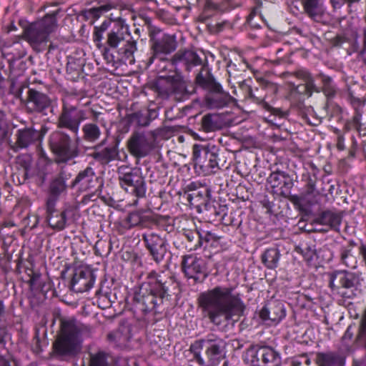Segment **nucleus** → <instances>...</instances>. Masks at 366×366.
I'll use <instances>...</instances> for the list:
<instances>
[{
  "label": "nucleus",
  "mask_w": 366,
  "mask_h": 366,
  "mask_svg": "<svg viewBox=\"0 0 366 366\" xmlns=\"http://www.w3.org/2000/svg\"><path fill=\"white\" fill-rule=\"evenodd\" d=\"M232 291V287L216 286L201 292L197 305L202 317L217 327H227L230 321L237 322L244 312V305Z\"/></svg>",
  "instance_id": "f257e3e1"
},
{
  "label": "nucleus",
  "mask_w": 366,
  "mask_h": 366,
  "mask_svg": "<svg viewBox=\"0 0 366 366\" xmlns=\"http://www.w3.org/2000/svg\"><path fill=\"white\" fill-rule=\"evenodd\" d=\"M179 290V283L174 277L164 272L148 273L133 298L134 312L147 315L159 312L158 308L164 300L169 299Z\"/></svg>",
  "instance_id": "f03ea898"
},
{
  "label": "nucleus",
  "mask_w": 366,
  "mask_h": 366,
  "mask_svg": "<svg viewBox=\"0 0 366 366\" xmlns=\"http://www.w3.org/2000/svg\"><path fill=\"white\" fill-rule=\"evenodd\" d=\"M92 328L75 319H61L60 332L53 345L55 353L59 356H74L79 351L80 339L89 337Z\"/></svg>",
  "instance_id": "7ed1b4c3"
},
{
  "label": "nucleus",
  "mask_w": 366,
  "mask_h": 366,
  "mask_svg": "<svg viewBox=\"0 0 366 366\" xmlns=\"http://www.w3.org/2000/svg\"><path fill=\"white\" fill-rule=\"evenodd\" d=\"M226 342L213 335L195 340L189 351L199 366H218L226 356Z\"/></svg>",
  "instance_id": "20e7f679"
},
{
  "label": "nucleus",
  "mask_w": 366,
  "mask_h": 366,
  "mask_svg": "<svg viewBox=\"0 0 366 366\" xmlns=\"http://www.w3.org/2000/svg\"><path fill=\"white\" fill-rule=\"evenodd\" d=\"M61 11L60 8L49 10L44 17L25 26L21 38L34 50H43L49 40L50 34L58 27L56 16Z\"/></svg>",
  "instance_id": "39448f33"
},
{
  "label": "nucleus",
  "mask_w": 366,
  "mask_h": 366,
  "mask_svg": "<svg viewBox=\"0 0 366 366\" xmlns=\"http://www.w3.org/2000/svg\"><path fill=\"white\" fill-rule=\"evenodd\" d=\"M94 4V6L82 9L79 15L85 21H90L91 24H94L104 14L112 10H119L118 14L111 13L109 18L106 19L109 21L110 24L114 23L113 29H123L129 26L126 23V20L122 17L121 11L122 10L121 4L114 0H94L89 4Z\"/></svg>",
  "instance_id": "423d86ee"
},
{
  "label": "nucleus",
  "mask_w": 366,
  "mask_h": 366,
  "mask_svg": "<svg viewBox=\"0 0 366 366\" xmlns=\"http://www.w3.org/2000/svg\"><path fill=\"white\" fill-rule=\"evenodd\" d=\"M47 143L58 164H66L79 154L78 144L69 134L60 129L49 134Z\"/></svg>",
  "instance_id": "0eeeda50"
},
{
  "label": "nucleus",
  "mask_w": 366,
  "mask_h": 366,
  "mask_svg": "<svg viewBox=\"0 0 366 366\" xmlns=\"http://www.w3.org/2000/svg\"><path fill=\"white\" fill-rule=\"evenodd\" d=\"M107 45L119 56L121 61H134V54L137 50V41L129 31V27L112 29L108 34Z\"/></svg>",
  "instance_id": "6e6552de"
},
{
  "label": "nucleus",
  "mask_w": 366,
  "mask_h": 366,
  "mask_svg": "<svg viewBox=\"0 0 366 366\" xmlns=\"http://www.w3.org/2000/svg\"><path fill=\"white\" fill-rule=\"evenodd\" d=\"M219 155V149L214 145L195 144L192 147L194 168H199L205 174L216 173L220 169Z\"/></svg>",
  "instance_id": "1a4fd4ad"
},
{
  "label": "nucleus",
  "mask_w": 366,
  "mask_h": 366,
  "mask_svg": "<svg viewBox=\"0 0 366 366\" xmlns=\"http://www.w3.org/2000/svg\"><path fill=\"white\" fill-rule=\"evenodd\" d=\"M118 180L121 187L137 198L146 195L147 185L140 168L121 166L117 169Z\"/></svg>",
  "instance_id": "9d476101"
},
{
  "label": "nucleus",
  "mask_w": 366,
  "mask_h": 366,
  "mask_svg": "<svg viewBox=\"0 0 366 366\" xmlns=\"http://www.w3.org/2000/svg\"><path fill=\"white\" fill-rule=\"evenodd\" d=\"M71 99V97L62 99L61 111L56 120V127L58 129H65L77 134L81 122L87 117L86 111L78 108L77 105L72 104Z\"/></svg>",
  "instance_id": "9b49d317"
},
{
  "label": "nucleus",
  "mask_w": 366,
  "mask_h": 366,
  "mask_svg": "<svg viewBox=\"0 0 366 366\" xmlns=\"http://www.w3.org/2000/svg\"><path fill=\"white\" fill-rule=\"evenodd\" d=\"M152 56L149 59L152 64L154 58L163 59V56L174 52L177 48L175 35L163 32L160 29L152 27L149 31Z\"/></svg>",
  "instance_id": "f8f14e48"
},
{
  "label": "nucleus",
  "mask_w": 366,
  "mask_h": 366,
  "mask_svg": "<svg viewBox=\"0 0 366 366\" xmlns=\"http://www.w3.org/2000/svg\"><path fill=\"white\" fill-rule=\"evenodd\" d=\"M152 137H148L144 132H132L127 142V147L132 156L141 159L148 156L155 148V132H151Z\"/></svg>",
  "instance_id": "ddd939ff"
},
{
  "label": "nucleus",
  "mask_w": 366,
  "mask_h": 366,
  "mask_svg": "<svg viewBox=\"0 0 366 366\" xmlns=\"http://www.w3.org/2000/svg\"><path fill=\"white\" fill-rule=\"evenodd\" d=\"M26 109L30 114L46 115V110L53 113V100L45 93L29 88L25 102Z\"/></svg>",
  "instance_id": "4468645a"
},
{
  "label": "nucleus",
  "mask_w": 366,
  "mask_h": 366,
  "mask_svg": "<svg viewBox=\"0 0 366 366\" xmlns=\"http://www.w3.org/2000/svg\"><path fill=\"white\" fill-rule=\"evenodd\" d=\"M182 269L185 276L194 282H202L207 277L205 262L192 254L184 255L182 260Z\"/></svg>",
  "instance_id": "2eb2a0df"
},
{
  "label": "nucleus",
  "mask_w": 366,
  "mask_h": 366,
  "mask_svg": "<svg viewBox=\"0 0 366 366\" xmlns=\"http://www.w3.org/2000/svg\"><path fill=\"white\" fill-rule=\"evenodd\" d=\"M49 129L46 125H42L40 129L34 127H26L19 129L16 132V140L13 146V149L17 151L19 149H25L36 142H41Z\"/></svg>",
  "instance_id": "dca6fc26"
},
{
  "label": "nucleus",
  "mask_w": 366,
  "mask_h": 366,
  "mask_svg": "<svg viewBox=\"0 0 366 366\" xmlns=\"http://www.w3.org/2000/svg\"><path fill=\"white\" fill-rule=\"evenodd\" d=\"M142 239L154 261L159 263L163 260L167 252V239L157 233L144 234Z\"/></svg>",
  "instance_id": "f3484780"
},
{
  "label": "nucleus",
  "mask_w": 366,
  "mask_h": 366,
  "mask_svg": "<svg viewBox=\"0 0 366 366\" xmlns=\"http://www.w3.org/2000/svg\"><path fill=\"white\" fill-rule=\"evenodd\" d=\"M357 278L355 274L347 271H336L330 274L329 286L332 290L337 291L344 297H350V295H347L344 292H341L342 289H351L355 287Z\"/></svg>",
  "instance_id": "a211bd4d"
},
{
  "label": "nucleus",
  "mask_w": 366,
  "mask_h": 366,
  "mask_svg": "<svg viewBox=\"0 0 366 366\" xmlns=\"http://www.w3.org/2000/svg\"><path fill=\"white\" fill-rule=\"evenodd\" d=\"M264 89H269L274 93L277 92V87L275 84L269 81H264L262 84V88L260 89L256 88L253 90L251 87L248 88L249 97L252 99L254 102L259 104L266 111L269 112L275 116L283 117L284 112L280 109L274 108L264 101L265 94H262V90Z\"/></svg>",
  "instance_id": "6ab92c4d"
},
{
  "label": "nucleus",
  "mask_w": 366,
  "mask_h": 366,
  "mask_svg": "<svg viewBox=\"0 0 366 366\" xmlns=\"http://www.w3.org/2000/svg\"><path fill=\"white\" fill-rule=\"evenodd\" d=\"M54 199H47L46 202V219L50 227L61 231L66 227L69 209L59 211L56 209Z\"/></svg>",
  "instance_id": "aec40b11"
},
{
  "label": "nucleus",
  "mask_w": 366,
  "mask_h": 366,
  "mask_svg": "<svg viewBox=\"0 0 366 366\" xmlns=\"http://www.w3.org/2000/svg\"><path fill=\"white\" fill-rule=\"evenodd\" d=\"M95 277L92 270L87 268L75 269L71 281V290L76 292H84L92 287Z\"/></svg>",
  "instance_id": "412c9836"
},
{
  "label": "nucleus",
  "mask_w": 366,
  "mask_h": 366,
  "mask_svg": "<svg viewBox=\"0 0 366 366\" xmlns=\"http://www.w3.org/2000/svg\"><path fill=\"white\" fill-rule=\"evenodd\" d=\"M268 183L273 189L280 190L282 196L287 197L293 187V179L287 173L282 171L272 172L267 178Z\"/></svg>",
  "instance_id": "4be33fe9"
},
{
  "label": "nucleus",
  "mask_w": 366,
  "mask_h": 366,
  "mask_svg": "<svg viewBox=\"0 0 366 366\" xmlns=\"http://www.w3.org/2000/svg\"><path fill=\"white\" fill-rule=\"evenodd\" d=\"M290 76H294L299 79L303 80L305 84L298 85L295 88L297 93L311 97L314 92H321L320 86H318L315 83V79L312 74L305 69H300L295 71L289 73Z\"/></svg>",
  "instance_id": "5701e85b"
},
{
  "label": "nucleus",
  "mask_w": 366,
  "mask_h": 366,
  "mask_svg": "<svg viewBox=\"0 0 366 366\" xmlns=\"http://www.w3.org/2000/svg\"><path fill=\"white\" fill-rule=\"evenodd\" d=\"M286 315L284 305L277 300L267 302L259 311V316L263 321L277 324Z\"/></svg>",
  "instance_id": "b1692460"
},
{
  "label": "nucleus",
  "mask_w": 366,
  "mask_h": 366,
  "mask_svg": "<svg viewBox=\"0 0 366 366\" xmlns=\"http://www.w3.org/2000/svg\"><path fill=\"white\" fill-rule=\"evenodd\" d=\"M170 88L171 97L176 102L185 101L195 93V87L189 89L186 81L179 75L170 76Z\"/></svg>",
  "instance_id": "393cba45"
},
{
  "label": "nucleus",
  "mask_w": 366,
  "mask_h": 366,
  "mask_svg": "<svg viewBox=\"0 0 366 366\" xmlns=\"http://www.w3.org/2000/svg\"><path fill=\"white\" fill-rule=\"evenodd\" d=\"M99 183V178L96 175L94 169L91 167H86L84 169L80 171L75 179L71 182L70 187H78L79 190L86 191L94 188Z\"/></svg>",
  "instance_id": "a878e982"
},
{
  "label": "nucleus",
  "mask_w": 366,
  "mask_h": 366,
  "mask_svg": "<svg viewBox=\"0 0 366 366\" xmlns=\"http://www.w3.org/2000/svg\"><path fill=\"white\" fill-rule=\"evenodd\" d=\"M172 64H181L187 71L197 66L202 65L199 56L192 50H179L171 59Z\"/></svg>",
  "instance_id": "bb28decb"
},
{
  "label": "nucleus",
  "mask_w": 366,
  "mask_h": 366,
  "mask_svg": "<svg viewBox=\"0 0 366 366\" xmlns=\"http://www.w3.org/2000/svg\"><path fill=\"white\" fill-rule=\"evenodd\" d=\"M342 220V212L327 209L320 213L315 219L314 222L327 227L326 229H321V231L327 232L331 229L339 232Z\"/></svg>",
  "instance_id": "cd10ccee"
},
{
  "label": "nucleus",
  "mask_w": 366,
  "mask_h": 366,
  "mask_svg": "<svg viewBox=\"0 0 366 366\" xmlns=\"http://www.w3.org/2000/svg\"><path fill=\"white\" fill-rule=\"evenodd\" d=\"M89 155L102 165L119 159L117 145H112L104 148H101V145H95L93 147V152Z\"/></svg>",
  "instance_id": "c85d7f7f"
},
{
  "label": "nucleus",
  "mask_w": 366,
  "mask_h": 366,
  "mask_svg": "<svg viewBox=\"0 0 366 366\" xmlns=\"http://www.w3.org/2000/svg\"><path fill=\"white\" fill-rule=\"evenodd\" d=\"M194 83L208 93L212 91H218L220 89V84L217 82L214 76L211 74L207 66L203 65L199 73L197 74Z\"/></svg>",
  "instance_id": "c756f323"
},
{
  "label": "nucleus",
  "mask_w": 366,
  "mask_h": 366,
  "mask_svg": "<svg viewBox=\"0 0 366 366\" xmlns=\"http://www.w3.org/2000/svg\"><path fill=\"white\" fill-rule=\"evenodd\" d=\"M194 83L208 93L212 91H218L220 89V84L217 82L214 76L211 74L207 66L203 65L199 73L197 74Z\"/></svg>",
  "instance_id": "7c9ffc66"
},
{
  "label": "nucleus",
  "mask_w": 366,
  "mask_h": 366,
  "mask_svg": "<svg viewBox=\"0 0 366 366\" xmlns=\"http://www.w3.org/2000/svg\"><path fill=\"white\" fill-rule=\"evenodd\" d=\"M303 13L312 20L319 22L325 14L323 0H300Z\"/></svg>",
  "instance_id": "2f4dec72"
},
{
  "label": "nucleus",
  "mask_w": 366,
  "mask_h": 366,
  "mask_svg": "<svg viewBox=\"0 0 366 366\" xmlns=\"http://www.w3.org/2000/svg\"><path fill=\"white\" fill-rule=\"evenodd\" d=\"M69 177H70V174H69ZM68 179L66 172L61 169L58 175L53 178L49 183V193L50 196L48 199H54V203H56L59 196L66 192L67 184L66 182Z\"/></svg>",
  "instance_id": "473e14b6"
},
{
  "label": "nucleus",
  "mask_w": 366,
  "mask_h": 366,
  "mask_svg": "<svg viewBox=\"0 0 366 366\" xmlns=\"http://www.w3.org/2000/svg\"><path fill=\"white\" fill-rule=\"evenodd\" d=\"M201 129L207 133L214 132L225 127L224 117L218 113L204 114L200 122Z\"/></svg>",
  "instance_id": "72a5a7b5"
},
{
  "label": "nucleus",
  "mask_w": 366,
  "mask_h": 366,
  "mask_svg": "<svg viewBox=\"0 0 366 366\" xmlns=\"http://www.w3.org/2000/svg\"><path fill=\"white\" fill-rule=\"evenodd\" d=\"M132 337L129 325H121L117 330L107 335V340L114 346L124 347Z\"/></svg>",
  "instance_id": "f704fd0d"
},
{
  "label": "nucleus",
  "mask_w": 366,
  "mask_h": 366,
  "mask_svg": "<svg viewBox=\"0 0 366 366\" xmlns=\"http://www.w3.org/2000/svg\"><path fill=\"white\" fill-rule=\"evenodd\" d=\"M232 99V97L227 92L223 91L220 85L219 90L212 91L207 94L206 103L212 109H219L229 104Z\"/></svg>",
  "instance_id": "c9c22d12"
},
{
  "label": "nucleus",
  "mask_w": 366,
  "mask_h": 366,
  "mask_svg": "<svg viewBox=\"0 0 366 366\" xmlns=\"http://www.w3.org/2000/svg\"><path fill=\"white\" fill-rule=\"evenodd\" d=\"M126 221L130 227H141L146 228L154 222V219L149 212L135 211L128 214Z\"/></svg>",
  "instance_id": "e433bc0d"
},
{
  "label": "nucleus",
  "mask_w": 366,
  "mask_h": 366,
  "mask_svg": "<svg viewBox=\"0 0 366 366\" xmlns=\"http://www.w3.org/2000/svg\"><path fill=\"white\" fill-rule=\"evenodd\" d=\"M280 256V250L276 247H272L262 253L261 260L267 268L273 269L277 267Z\"/></svg>",
  "instance_id": "4c0bfd02"
},
{
  "label": "nucleus",
  "mask_w": 366,
  "mask_h": 366,
  "mask_svg": "<svg viewBox=\"0 0 366 366\" xmlns=\"http://www.w3.org/2000/svg\"><path fill=\"white\" fill-rule=\"evenodd\" d=\"M315 362L318 366H336L343 364L342 358L332 352H317Z\"/></svg>",
  "instance_id": "58836bf2"
},
{
  "label": "nucleus",
  "mask_w": 366,
  "mask_h": 366,
  "mask_svg": "<svg viewBox=\"0 0 366 366\" xmlns=\"http://www.w3.org/2000/svg\"><path fill=\"white\" fill-rule=\"evenodd\" d=\"M151 88L158 97L168 99L171 97L170 76L158 79L152 84Z\"/></svg>",
  "instance_id": "ea45409f"
},
{
  "label": "nucleus",
  "mask_w": 366,
  "mask_h": 366,
  "mask_svg": "<svg viewBox=\"0 0 366 366\" xmlns=\"http://www.w3.org/2000/svg\"><path fill=\"white\" fill-rule=\"evenodd\" d=\"M81 131L82 139L91 143L97 142L102 134L99 127L95 122L86 123L83 125Z\"/></svg>",
  "instance_id": "a19ab883"
},
{
  "label": "nucleus",
  "mask_w": 366,
  "mask_h": 366,
  "mask_svg": "<svg viewBox=\"0 0 366 366\" xmlns=\"http://www.w3.org/2000/svg\"><path fill=\"white\" fill-rule=\"evenodd\" d=\"M225 209L226 206H222L215 201L209 199L204 203V205L199 209V212H205L209 217H215L224 214Z\"/></svg>",
  "instance_id": "79ce46f5"
},
{
  "label": "nucleus",
  "mask_w": 366,
  "mask_h": 366,
  "mask_svg": "<svg viewBox=\"0 0 366 366\" xmlns=\"http://www.w3.org/2000/svg\"><path fill=\"white\" fill-rule=\"evenodd\" d=\"M188 199L191 204L196 207L198 209L204 205L205 202H207L209 199V192L207 189H204L202 191H194L192 193L189 194Z\"/></svg>",
  "instance_id": "37998d69"
},
{
  "label": "nucleus",
  "mask_w": 366,
  "mask_h": 366,
  "mask_svg": "<svg viewBox=\"0 0 366 366\" xmlns=\"http://www.w3.org/2000/svg\"><path fill=\"white\" fill-rule=\"evenodd\" d=\"M264 366H277L280 363V354L272 347L262 346Z\"/></svg>",
  "instance_id": "c03bdc74"
},
{
  "label": "nucleus",
  "mask_w": 366,
  "mask_h": 366,
  "mask_svg": "<svg viewBox=\"0 0 366 366\" xmlns=\"http://www.w3.org/2000/svg\"><path fill=\"white\" fill-rule=\"evenodd\" d=\"M317 77L321 79L322 84V86H320L321 92H322L327 97H334L336 92V89L332 83V78L323 74H318Z\"/></svg>",
  "instance_id": "a18cd8bd"
},
{
  "label": "nucleus",
  "mask_w": 366,
  "mask_h": 366,
  "mask_svg": "<svg viewBox=\"0 0 366 366\" xmlns=\"http://www.w3.org/2000/svg\"><path fill=\"white\" fill-rule=\"evenodd\" d=\"M341 263L347 267L355 268L357 265V259L352 252V249L349 247H343L341 249L340 253Z\"/></svg>",
  "instance_id": "49530a36"
},
{
  "label": "nucleus",
  "mask_w": 366,
  "mask_h": 366,
  "mask_svg": "<svg viewBox=\"0 0 366 366\" xmlns=\"http://www.w3.org/2000/svg\"><path fill=\"white\" fill-rule=\"evenodd\" d=\"M110 26V21L106 19L99 25L94 26L93 33V40L96 43L97 47L102 46V41L104 39L103 34Z\"/></svg>",
  "instance_id": "de8ad7c7"
},
{
  "label": "nucleus",
  "mask_w": 366,
  "mask_h": 366,
  "mask_svg": "<svg viewBox=\"0 0 366 366\" xmlns=\"http://www.w3.org/2000/svg\"><path fill=\"white\" fill-rule=\"evenodd\" d=\"M129 122H135L139 127H147L149 125L145 110H139L127 115Z\"/></svg>",
  "instance_id": "09e8293b"
},
{
  "label": "nucleus",
  "mask_w": 366,
  "mask_h": 366,
  "mask_svg": "<svg viewBox=\"0 0 366 366\" xmlns=\"http://www.w3.org/2000/svg\"><path fill=\"white\" fill-rule=\"evenodd\" d=\"M250 352V362L252 366H264L262 346L252 350Z\"/></svg>",
  "instance_id": "8fccbe9b"
},
{
  "label": "nucleus",
  "mask_w": 366,
  "mask_h": 366,
  "mask_svg": "<svg viewBox=\"0 0 366 366\" xmlns=\"http://www.w3.org/2000/svg\"><path fill=\"white\" fill-rule=\"evenodd\" d=\"M89 366H109L107 360V355L104 352H99L92 355Z\"/></svg>",
  "instance_id": "3c124183"
},
{
  "label": "nucleus",
  "mask_w": 366,
  "mask_h": 366,
  "mask_svg": "<svg viewBox=\"0 0 366 366\" xmlns=\"http://www.w3.org/2000/svg\"><path fill=\"white\" fill-rule=\"evenodd\" d=\"M185 236L189 242H192L195 239L197 240V243L194 244V249L202 246V235L197 231H188L185 233Z\"/></svg>",
  "instance_id": "603ef678"
},
{
  "label": "nucleus",
  "mask_w": 366,
  "mask_h": 366,
  "mask_svg": "<svg viewBox=\"0 0 366 366\" xmlns=\"http://www.w3.org/2000/svg\"><path fill=\"white\" fill-rule=\"evenodd\" d=\"M361 117H362L361 112L359 111L358 109H355V114L352 117V121L347 124V127L349 129H355L356 130H359L361 127V123H360Z\"/></svg>",
  "instance_id": "864d4df0"
},
{
  "label": "nucleus",
  "mask_w": 366,
  "mask_h": 366,
  "mask_svg": "<svg viewBox=\"0 0 366 366\" xmlns=\"http://www.w3.org/2000/svg\"><path fill=\"white\" fill-rule=\"evenodd\" d=\"M350 96L355 109H357L358 107H362L366 102L365 97H356V92L355 91H350Z\"/></svg>",
  "instance_id": "5fc2aeb1"
},
{
  "label": "nucleus",
  "mask_w": 366,
  "mask_h": 366,
  "mask_svg": "<svg viewBox=\"0 0 366 366\" xmlns=\"http://www.w3.org/2000/svg\"><path fill=\"white\" fill-rule=\"evenodd\" d=\"M316 192V177L309 176L306 184L305 194L307 195H315Z\"/></svg>",
  "instance_id": "6e6d98bb"
},
{
  "label": "nucleus",
  "mask_w": 366,
  "mask_h": 366,
  "mask_svg": "<svg viewBox=\"0 0 366 366\" xmlns=\"http://www.w3.org/2000/svg\"><path fill=\"white\" fill-rule=\"evenodd\" d=\"M7 334L6 321L0 322V345L5 344V337Z\"/></svg>",
  "instance_id": "4d7b16f0"
},
{
  "label": "nucleus",
  "mask_w": 366,
  "mask_h": 366,
  "mask_svg": "<svg viewBox=\"0 0 366 366\" xmlns=\"http://www.w3.org/2000/svg\"><path fill=\"white\" fill-rule=\"evenodd\" d=\"M107 246V242L104 240H99L96 242L94 246L95 253L99 255H103L107 252L103 249L104 247Z\"/></svg>",
  "instance_id": "13d9d810"
},
{
  "label": "nucleus",
  "mask_w": 366,
  "mask_h": 366,
  "mask_svg": "<svg viewBox=\"0 0 366 366\" xmlns=\"http://www.w3.org/2000/svg\"><path fill=\"white\" fill-rule=\"evenodd\" d=\"M205 9L207 11H222L220 5L212 1H207Z\"/></svg>",
  "instance_id": "bf43d9fd"
},
{
  "label": "nucleus",
  "mask_w": 366,
  "mask_h": 366,
  "mask_svg": "<svg viewBox=\"0 0 366 366\" xmlns=\"http://www.w3.org/2000/svg\"><path fill=\"white\" fill-rule=\"evenodd\" d=\"M145 112L147 114V119L149 120V123L155 119L158 116V112L154 109H148L145 110Z\"/></svg>",
  "instance_id": "052dcab7"
},
{
  "label": "nucleus",
  "mask_w": 366,
  "mask_h": 366,
  "mask_svg": "<svg viewBox=\"0 0 366 366\" xmlns=\"http://www.w3.org/2000/svg\"><path fill=\"white\" fill-rule=\"evenodd\" d=\"M346 41V38L343 36H336L332 40V44L335 46H340L344 42Z\"/></svg>",
  "instance_id": "680f3d73"
},
{
  "label": "nucleus",
  "mask_w": 366,
  "mask_h": 366,
  "mask_svg": "<svg viewBox=\"0 0 366 366\" xmlns=\"http://www.w3.org/2000/svg\"><path fill=\"white\" fill-rule=\"evenodd\" d=\"M360 54H366V26L362 29V47Z\"/></svg>",
  "instance_id": "e2e57ef3"
},
{
  "label": "nucleus",
  "mask_w": 366,
  "mask_h": 366,
  "mask_svg": "<svg viewBox=\"0 0 366 366\" xmlns=\"http://www.w3.org/2000/svg\"><path fill=\"white\" fill-rule=\"evenodd\" d=\"M97 199V195L95 193H92L83 197L81 202L84 204H87L89 201H94Z\"/></svg>",
  "instance_id": "0e129e2a"
},
{
  "label": "nucleus",
  "mask_w": 366,
  "mask_h": 366,
  "mask_svg": "<svg viewBox=\"0 0 366 366\" xmlns=\"http://www.w3.org/2000/svg\"><path fill=\"white\" fill-rule=\"evenodd\" d=\"M334 9H340L345 3V0H330Z\"/></svg>",
  "instance_id": "69168bd1"
},
{
  "label": "nucleus",
  "mask_w": 366,
  "mask_h": 366,
  "mask_svg": "<svg viewBox=\"0 0 366 366\" xmlns=\"http://www.w3.org/2000/svg\"><path fill=\"white\" fill-rule=\"evenodd\" d=\"M6 321L5 320V306L3 301L0 299V322Z\"/></svg>",
  "instance_id": "338daca9"
},
{
  "label": "nucleus",
  "mask_w": 366,
  "mask_h": 366,
  "mask_svg": "<svg viewBox=\"0 0 366 366\" xmlns=\"http://www.w3.org/2000/svg\"><path fill=\"white\" fill-rule=\"evenodd\" d=\"M216 237L212 234L211 232H207L204 237H202V241H205L206 242H208L211 240H215Z\"/></svg>",
  "instance_id": "774afa93"
}]
</instances>
